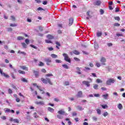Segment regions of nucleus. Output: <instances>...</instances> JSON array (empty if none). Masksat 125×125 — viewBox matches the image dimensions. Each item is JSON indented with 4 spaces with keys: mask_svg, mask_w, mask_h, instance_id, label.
Listing matches in <instances>:
<instances>
[{
    "mask_svg": "<svg viewBox=\"0 0 125 125\" xmlns=\"http://www.w3.org/2000/svg\"><path fill=\"white\" fill-rule=\"evenodd\" d=\"M49 77H53V74L51 73H48L45 75V78H42L41 79V81L43 83H44L45 84H47V83H49L50 85H52L53 84L51 82V80L48 78Z\"/></svg>",
    "mask_w": 125,
    "mask_h": 125,
    "instance_id": "f257e3e1",
    "label": "nucleus"
},
{
    "mask_svg": "<svg viewBox=\"0 0 125 125\" xmlns=\"http://www.w3.org/2000/svg\"><path fill=\"white\" fill-rule=\"evenodd\" d=\"M62 55L64 57V59L65 61H66V62H68V63H71V59L69 58V56H68V54L66 53H63Z\"/></svg>",
    "mask_w": 125,
    "mask_h": 125,
    "instance_id": "f03ea898",
    "label": "nucleus"
},
{
    "mask_svg": "<svg viewBox=\"0 0 125 125\" xmlns=\"http://www.w3.org/2000/svg\"><path fill=\"white\" fill-rule=\"evenodd\" d=\"M115 82V80L113 79H109L107 81L106 84H107L108 85H111V83H114Z\"/></svg>",
    "mask_w": 125,
    "mask_h": 125,
    "instance_id": "7ed1b4c3",
    "label": "nucleus"
},
{
    "mask_svg": "<svg viewBox=\"0 0 125 125\" xmlns=\"http://www.w3.org/2000/svg\"><path fill=\"white\" fill-rule=\"evenodd\" d=\"M33 73L35 74L36 78H39L40 72L38 70H33Z\"/></svg>",
    "mask_w": 125,
    "mask_h": 125,
    "instance_id": "20e7f679",
    "label": "nucleus"
},
{
    "mask_svg": "<svg viewBox=\"0 0 125 125\" xmlns=\"http://www.w3.org/2000/svg\"><path fill=\"white\" fill-rule=\"evenodd\" d=\"M74 23V19L73 18H70L69 19V26H72Z\"/></svg>",
    "mask_w": 125,
    "mask_h": 125,
    "instance_id": "39448f33",
    "label": "nucleus"
},
{
    "mask_svg": "<svg viewBox=\"0 0 125 125\" xmlns=\"http://www.w3.org/2000/svg\"><path fill=\"white\" fill-rule=\"evenodd\" d=\"M82 83H83V84H85V85H86L88 87L90 86V84H89V82L88 81H83Z\"/></svg>",
    "mask_w": 125,
    "mask_h": 125,
    "instance_id": "423d86ee",
    "label": "nucleus"
},
{
    "mask_svg": "<svg viewBox=\"0 0 125 125\" xmlns=\"http://www.w3.org/2000/svg\"><path fill=\"white\" fill-rule=\"evenodd\" d=\"M45 62H46V64L48 65H50L49 63H51V59H50V58L46 59L45 60Z\"/></svg>",
    "mask_w": 125,
    "mask_h": 125,
    "instance_id": "0eeeda50",
    "label": "nucleus"
},
{
    "mask_svg": "<svg viewBox=\"0 0 125 125\" xmlns=\"http://www.w3.org/2000/svg\"><path fill=\"white\" fill-rule=\"evenodd\" d=\"M58 113L59 115H65V111L63 110H60L58 111Z\"/></svg>",
    "mask_w": 125,
    "mask_h": 125,
    "instance_id": "6e6552de",
    "label": "nucleus"
},
{
    "mask_svg": "<svg viewBox=\"0 0 125 125\" xmlns=\"http://www.w3.org/2000/svg\"><path fill=\"white\" fill-rule=\"evenodd\" d=\"M94 5H98L99 6L101 4V1L100 0H97L96 1L94 2Z\"/></svg>",
    "mask_w": 125,
    "mask_h": 125,
    "instance_id": "1a4fd4ad",
    "label": "nucleus"
},
{
    "mask_svg": "<svg viewBox=\"0 0 125 125\" xmlns=\"http://www.w3.org/2000/svg\"><path fill=\"white\" fill-rule=\"evenodd\" d=\"M77 97H79L81 98L82 96H83V92L82 91H80L79 92H78V94L76 96Z\"/></svg>",
    "mask_w": 125,
    "mask_h": 125,
    "instance_id": "9d476101",
    "label": "nucleus"
},
{
    "mask_svg": "<svg viewBox=\"0 0 125 125\" xmlns=\"http://www.w3.org/2000/svg\"><path fill=\"white\" fill-rule=\"evenodd\" d=\"M1 76H3L4 77V78H7V79H8L10 76L9 75H8V74L5 73L4 72L2 73V74H1Z\"/></svg>",
    "mask_w": 125,
    "mask_h": 125,
    "instance_id": "9b49d317",
    "label": "nucleus"
},
{
    "mask_svg": "<svg viewBox=\"0 0 125 125\" xmlns=\"http://www.w3.org/2000/svg\"><path fill=\"white\" fill-rule=\"evenodd\" d=\"M36 104L37 105H44V102L43 101L37 102Z\"/></svg>",
    "mask_w": 125,
    "mask_h": 125,
    "instance_id": "f8f14e48",
    "label": "nucleus"
},
{
    "mask_svg": "<svg viewBox=\"0 0 125 125\" xmlns=\"http://www.w3.org/2000/svg\"><path fill=\"white\" fill-rule=\"evenodd\" d=\"M47 39H48V40H53L54 39V37L51 35H48L47 36Z\"/></svg>",
    "mask_w": 125,
    "mask_h": 125,
    "instance_id": "ddd939ff",
    "label": "nucleus"
},
{
    "mask_svg": "<svg viewBox=\"0 0 125 125\" xmlns=\"http://www.w3.org/2000/svg\"><path fill=\"white\" fill-rule=\"evenodd\" d=\"M76 70L77 71H78L77 72V74H78L79 75L82 74V72H81V68H80V67H76Z\"/></svg>",
    "mask_w": 125,
    "mask_h": 125,
    "instance_id": "4468645a",
    "label": "nucleus"
},
{
    "mask_svg": "<svg viewBox=\"0 0 125 125\" xmlns=\"http://www.w3.org/2000/svg\"><path fill=\"white\" fill-rule=\"evenodd\" d=\"M47 110L49 112H50L51 113H53V112H54V109L50 107H48Z\"/></svg>",
    "mask_w": 125,
    "mask_h": 125,
    "instance_id": "2eb2a0df",
    "label": "nucleus"
},
{
    "mask_svg": "<svg viewBox=\"0 0 125 125\" xmlns=\"http://www.w3.org/2000/svg\"><path fill=\"white\" fill-rule=\"evenodd\" d=\"M106 60L104 57H102L100 60V62H102V63H105V62H106Z\"/></svg>",
    "mask_w": 125,
    "mask_h": 125,
    "instance_id": "dca6fc26",
    "label": "nucleus"
},
{
    "mask_svg": "<svg viewBox=\"0 0 125 125\" xmlns=\"http://www.w3.org/2000/svg\"><path fill=\"white\" fill-rule=\"evenodd\" d=\"M20 68L22 70H25V71L28 70V67H26V66H21Z\"/></svg>",
    "mask_w": 125,
    "mask_h": 125,
    "instance_id": "f3484780",
    "label": "nucleus"
},
{
    "mask_svg": "<svg viewBox=\"0 0 125 125\" xmlns=\"http://www.w3.org/2000/svg\"><path fill=\"white\" fill-rule=\"evenodd\" d=\"M101 36H102V32H98L97 33V37H98V38H100V37H101Z\"/></svg>",
    "mask_w": 125,
    "mask_h": 125,
    "instance_id": "a211bd4d",
    "label": "nucleus"
},
{
    "mask_svg": "<svg viewBox=\"0 0 125 125\" xmlns=\"http://www.w3.org/2000/svg\"><path fill=\"white\" fill-rule=\"evenodd\" d=\"M73 53H74V54H75L76 55H79L80 54V52L77 50H74L73 51Z\"/></svg>",
    "mask_w": 125,
    "mask_h": 125,
    "instance_id": "6ab92c4d",
    "label": "nucleus"
},
{
    "mask_svg": "<svg viewBox=\"0 0 125 125\" xmlns=\"http://www.w3.org/2000/svg\"><path fill=\"white\" fill-rule=\"evenodd\" d=\"M118 108L119 110H122V109H123V105L121 104H119Z\"/></svg>",
    "mask_w": 125,
    "mask_h": 125,
    "instance_id": "aec40b11",
    "label": "nucleus"
},
{
    "mask_svg": "<svg viewBox=\"0 0 125 125\" xmlns=\"http://www.w3.org/2000/svg\"><path fill=\"white\" fill-rule=\"evenodd\" d=\"M77 109L79 111H83V110L84 109V108H83V107L80 105L77 106Z\"/></svg>",
    "mask_w": 125,
    "mask_h": 125,
    "instance_id": "412c9836",
    "label": "nucleus"
},
{
    "mask_svg": "<svg viewBox=\"0 0 125 125\" xmlns=\"http://www.w3.org/2000/svg\"><path fill=\"white\" fill-rule=\"evenodd\" d=\"M21 82H23V83H28V81L27 80V79H26L24 78H22L21 79Z\"/></svg>",
    "mask_w": 125,
    "mask_h": 125,
    "instance_id": "4be33fe9",
    "label": "nucleus"
},
{
    "mask_svg": "<svg viewBox=\"0 0 125 125\" xmlns=\"http://www.w3.org/2000/svg\"><path fill=\"white\" fill-rule=\"evenodd\" d=\"M17 39L18 41H21L22 40H24V37L19 36L17 37Z\"/></svg>",
    "mask_w": 125,
    "mask_h": 125,
    "instance_id": "5701e85b",
    "label": "nucleus"
},
{
    "mask_svg": "<svg viewBox=\"0 0 125 125\" xmlns=\"http://www.w3.org/2000/svg\"><path fill=\"white\" fill-rule=\"evenodd\" d=\"M62 66L64 69H69V66L67 64H62Z\"/></svg>",
    "mask_w": 125,
    "mask_h": 125,
    "instance_id": "b1692460",
    "label": "nucleus"
},
{
    "mask_svg": "<svg viewBox=\"0 0 125 125\" xmlns=\"http://www.w3.org/2000/svg\"><path fill=\"white\" fill-rule=\"evenodd\" d=\"M18 72H19V74H21L22 75H25V71H22L21 70H19L18 71Z\"/></svg>",
    "mask_w": 125,
    "mask_h": 125,
    "instance_id": "393cba45",
    "label": "nucleus"
},
{
    "mask_svg": "<svg viewBox=\"0 0 125 125\" xmlns=\"http://www.w3.org/2000/svg\"><path fill=\"white\" fill-rule=\"evenodd\" d=\"M96 66L98 67L99 68L101 65L100 64V63L98 62H96Z\"/></svg>",
    "mask_w": 125,
    "mask_h": 125,
    "instance_id": "a878e982",
    "label": "nucleus"
},
{
    "mask_svg": "<svg viewBox=\"0 0 125 125\" xmlns=\"http://www.w3.org/2000/svg\"><path fill=\"white\" fill-rule=\"evenodd\" d=\"M21 45H22L23 47H24V48H27V44H26V43L21 42Z\"/></svg>",
    "mask_w": 125,
    "mask_h": 125,
    "instance_id": "bb28decb",
    "label": "nucleus"
},
{
    "mask_svg": "<svg viewBox=\"0 0 125 125\" xmlns=\"http://www.w3.org/2000/svg\"><path fill=\"white\" fill-rule=\"evenodd\" d=\"M114 19L117 21H121V18H120V17H114Z\"/></svg>",
    "mask_w": 125,
    "mask_h": 125,
    "instance_id": "cd10ccee",
    "label": "nucleus"
},
{
    "mask_svg": "<svg viewBox=\"0 0 125 125\" xmlns=\"http://www.w3.org/2000/svg\"><path fill=\"white\" fill-rule=\"evenodd\" d=\"M51 56L52 57V58H57L58 57L57 55L54 54H52Z\"/></svg>",
    "mask_w": 125,
    "mask_h": 125,
    "instance_id": "c85d7f7f",
    "label": "nucleus"
},
{
    "mask_svg": "<svg viewBox=\"0 0 125 125\" xmlns=\"http://www.w3.org/2000/svg\"><path fill=\"white\" fill-rule=\"evenodd\" d=\"M96 111L97 112V113L98 114V115H101V110H100V109L98 108L96 109Z\"/></svg>",
    "mask_w": 125,
    "mask_h": 125,
    "instance_id": "c756f323",
    "label": "nucleus"
},
{
    "mask_svg": "<svg viewBox=\"0 0 125 125\" xmlns=\"http://www.w3.org/2000/svg\"><path fill=\"white\" fill-rule=\"evenodd\" d=\"M8 91L9 94H12V93H13V91H12V90L10 88L8 89Z\"/></svg>",
    "mask_w": 125,
    "mask_h": 125,
    "instance_id": "7c9ffc66",
    "label": "nucleus"
},
{
    "mask_svg": "<svg viewBox=\"0 0 125 125\" xmlns=\"http://www.w3.org/2000/svg\"><path fill=\"white\" fill-rule=\"evenodd\" d=\"M90 11H88L87 12V13H86V14H87V15L88 16V17L89 18H91L92 17V16H91V15H90V14H89V13H90Z\"/></svg>",
    "mask_w": 125,
    "mask_h": 125,
    "instance_id": "2f4dec72",
    "label": "nucleus"
},
{
    "mask_svg": "<svg viewBox=\"0 0 125 125\" xmlns=\"http://www.w3.org/2000/svg\"><path fill=\"white\" fill-rule=\"evenodd\" d=\"M102 107L103 109H106L108 108V105H107V104L102 105Z\"/></svg>",
    "mask_w": 125,
    "mask_h": 125,
    "instance_id": "473e14b6",
    "label": "nucleus"
},
{
    "mask_svg": "<svg viewBox=\"0 0 125 125\" xmlns=\"http://www.w3.org/2000/svg\"><path fill=\"white\" fill-rule=\"evenodd\" d=\"M10 26L11 27H17V24L16 23H11Z\"/></svg>",
    "mask_w": 125,
    "mask_h": 125,
    "instance_id": "72a5a7b5",
    "label": "nucleus"
},
{
    "mask_svg": "<svg viewBox=\"0 0 125 125\" xmlns=\"http://www.w3.org/2000/svg\"><path fill=\"white\" fill-rule=\"evenodd\" d=\"M57 118H58V119H63V116H62V115H61V114H60V115H57Z\"/></svg>",
    "mask_w": 125,
    "mask_h": 125,
    "instance_id": "f704fd0d",
    "label": "nucleus"
},
{
    "mask_svg": "<svg viewBox=\"0 0 125 125\" xmlns=\"http://www.w3.org/2000/svg\"><path fill=\"white\" fill-rule=\"evenodd\" d=\"M41 72L42 73H43L44 74H45V73H46V70H45V69H44V68H42L41 69Z\"/></svg>",
    "mask_w": 125,
    "mask_h": 125,
    "instance_id": "c9c22d12",
    "label": "nucleus"
},
{
    "mask_svg": "<svg viewBox=\"0 0 125 125\" xmlns=\"http://www.w3.org/2000/svg\"><path fill=\"white\" fill-rule=\"evenodd\" d=\"M45 42H46V43H52V42L50 40H45Z\"/></svg>",
    "mask_w": 125,
    "mask_h": 125,
    "instance_id": "e433bc0d",
    "label": "nucleus"
},
{
    "mask_svg": "<svg viewBox=\"0 0 125 125\" xmlns=\"http://www.w3.org/2000/svg\"><path fill=\"white\" fill-rule=\"evenodd\" d=\"M39 66H44V63H43V62H40V63L39 64Z\"/></svg>",
    "mask_w": 125,
    "mask_h": 125,
    "instance_id": "4c0bfd02",
    "label": "nucleus"
},
{
    "mask_svg": "<svg viewBox=\"0 0 125 125\" xmlns=\"http://www.w3.org/2000/svg\"><path fill=\"white\" fill-rule=\"evenodd\" d=\"M120 25L121 24L120 23H115L114 24V26H115V27H119V26H120Z\"/></svg>",
    "mask_w": 125,
    "mask_h": 125,
    "instance_id": "58836bf2",
    "label": "nucleus"
},
{
    "mask_svg": "<svg viewBox=\"0 0 125 125\" xmlns=\"http://www.w3.org/2000/svg\"><path fill=\"white\" fill-rule=\"evenodd\" d=\"M116 35L117 37H124V35H123L122 33H117Z\"/></svg>",
    "mask_w": 125,
    "mask_h": 125,
    "instance_id": "ea45409f",
    "label": "nucleus"
},
{
    "mask_svg": "<svg viewBox=\"0 0 125 125\" xmlns=\"http://www.w3.org/2000/svg\"><path fill=\"white\" fill-rule=\"evenodd\" d=\"M90 70V68L87 67H85L84 69V71H89Z\"/></svg>",
    "mask_w": 125,
    "mask_h": 125,
    "instance_id": "a19ab883",
    "label": "nucleus"
},
{
    "mask_svg": "<svg viewBox=\"0 0 125 125\" xmlns=\"http://www.w3.org/2000/svg\"><path fill=\"white\" fill-rule=\"evenodd\" d=\"M18 53H20L21 54H24V55H26V53L25 52H21V51L19 50L18 51Z\"/></svg>",
    "mask_w": 125,
    "mask_h": 125,
    "instance_id": "79ce46f5",
    "label": "nucleus"
},
{
    "mask_svg": "<svg viewBox=\"0 0 125 125\" xmlns=\"http://www.w3.org/2000/svg\"><path fill=\"white\" fill-rule=\"evenodd\" d=\"M100 12L101 15L104 14V10H103V9H100Z\"/></svg>",
    "mask_w": 125,
    "mask_h": 125,
    "instance_id": "37998d69",
    "label": "nucleus"
},
{
    "mask_svg": "<svg viewBox=\"0 0 125 125\" xmlns=\"http://www.w3.org/2000/svg\"><path fill=\"white\" fill-rule=\"evenodd\" d=\"M103 97H104V99H107V97H108V94L103 95Z\"/></svg>",
    "mask_w": 125,
    "mask_h": 125,
    "instance_id": "c03bdc74",
    "label": "nucleus"
},
{
    "mask_svg": "<svg viewBox=\"0 0 125 125\" xmlns=\"http://www.w3.org/2000/svg\"><path fill=\"white\" fill-rule=\"evenodd\" d=\"M25 42L26 44H28L30 42V41L28 39H25Z\"/></svg>",
    "mask_w": 125,
    "mask_h": 125,
    "instance_id": "a18cd8bd",
    "label": "nucleus"
},
{
    "mask_svg": "<svg viewBox=\"0 0 125 125\" xmlns=\"http://www.w3.org/2000/svg\"><path fill=\"white\" fill-rule=\"evenodd\" d=\"M13 121H14L15 123H16L17 124H19V121L18 119H14V120H13Z\"/></svg>",
    "mask_w": 125,
    "mask_h": 125,
    "instance_id": "49530a36",
    "label": "nucleus"
},
{
    "mask_svg": "<svg viewBox=\"0 0 125 125\" xmlns=\"http://www.w3.org/2000/svg\"><path fill=\"white\" fill-rule=\"evenodd\" d=\"M74 60H75V61H77V62H80V60L79 58L74 57Z\"/></svg>",
    "mask_w": 125,
    "mask_h": 125,
    "instance_id": "de8ad7c7",
    "label": "nucleus"
},
{
    "mask_svg": "<svg viewBox=\"0 0 125 125\" xmlns=\"http://www.w3.org/2000/svg\"><path fill=\"white\" fill-rule=\"evenodd\" d=\"M56 44L57 45V46H61V44H60V42H56Z\"/></svg>",
    "mask_w": 125,
    "mask_h": 125,
    "instance_id": "09e8293b",
    "label": "nucleus"
},
{
    "mask_svg": "<svg viewBox=\"0 0 125 125\" xmlns=\"http://www.w3.org/2000/svg\"><path fill=\"white\" fill-rule=\"evenodd\" d=\"M30 46H31V47H32L33 48H34L35 49H37V47H36V46L33 45V44H30Z\"/></svg>",
    "mask_w": 125,
    "mask_h": 125,
    "instance_id": "8fccbe9b",
    "label": "nucleus"
},
{
    "mask_svg": "<svg viewBox=\"0 0 125 125\" xmlns=\"http://www.w3.org/2000/svg\"><path fill=\"white\" fill-rule=\"evenodd\" d=\"M93 87L95 89H98V85L97 84H95Z\"/></svg>",
    "mask_w": 125,
    "mask_h": 125,
    "instance_id": "3c124183",
    "label": "nucleus"
},
{
    "mask_svg": "<svg viewBox=\"0 0 125 125\" xmlns=\"http://www.w3.org/2000/svg\"><path fill=\"white\" fill-rule=\"evenodd\" d=\"M6 109L5 110V113H9L10 112V109L9 108H6Z\"/></svg>",
    "mask_w": 125,
    "mask_h": 125,
    "instance_id": "603ef678",
    "label": "nucleus"
},
{
    "mask_svg": "<svg viewBox=\"0 0 125 125\" xmlns=\"http://www.w3.org/2000/svg\"><path fill=\"white\" fill-rule=\"evenodd\" d=\"M95 97H100V95L99 94H94Z\"/></svg>",
    "mask_w": 125,
    "mask_h": 125,
    "instance_id": "864d4df0",
    "label": "nucleus"
},
{
    "mask_svg": "<svg viewBox=\"0 0 125 125\" xmlns=\"http://www.w3.org/2000/svg\"><path fill=\"white\" fill-rule=\"evenodd\" d=\"M55 61H56V63H62V62L61 60H56Z\"/></svg>",
    "mask_w": 125,
    "mask_h": 125,
    "instance_id": "5fc2aeb1",
    "label": "nucleus"
},
{
    "mask_svg": "<svg viewBox=\"0 0 125 125\" xmlns=\"http://www.w3.org/2000/svg\"><path fill=\"white\" fill-rule=\"evenodd\" d=\"M34 118H35L36 119H37V118H39V116L37 115V113L35 112L34 113Z\"/></svg>",
    "mask_w": 125,
    "mask_h": 125,
    "instance_id": "6e6d98bb",
    "label": "nucleus"
},
{
    "mask_svg": "<svg viewBox=\"0 0 125 125\" xmlns=\"http://www.w3.org/2000/svg\"><path fill=\"white\" fill-rule=\"evenodd\" d=\"M17 1L18 2V3H20L21 4L23 3V1H22V0H17Z\"/></svg>",
    "mask_w": 125,
    "mask_h": 125,
    "instance_id": "4d7b16f0",
    "label": "nucleus"
},
{
    "mask_svg": "<svg viewBox=\"0 0 125 125\" xmlns=\"http://www.w3.org/2000/svg\"><path fill=\"white\" fill-rule=\"evenodd\" d=\"M97 83H102V81H101L100 79H98L96 80Z\"/></svg>",
    "mask_w": 125,
    "mask_h": 125,
    "instance_id": "13d9d810",
    "label": "nucleus"
},
{
    "mask_svg": "<svg viewBox=\"0 0 125 125\" xmlns=\"http://www.w3.org/2000/svg\"><path fill=\"white\" fill-rule=\"evenodd\" d=\"M32 84H33V85L34 86H36V87H37V88H39V85H37V84L36 83H33Z\"/></svg>",
    "mask_w": 125,
    "mask_h": 125,
    "instance_id": "bf43d9fd",
    "label": "nucleus"
},
{
    "mask_svg": "<svg viewBox=\"0 0 125 125\" xmlns=\"http://www.w3.org/2000/svg\"><path fill=\"white\" fill-rule=\"evenodd\" d=\"M64 84L65 85H69V84H70V83H69V82L66 81L64 82Z\"/></svg>",
    "mask_w": 125,
    "mask_h": 125,
    "instance_id": "052dcab7",
    "label": "nucleus"
},
{
    "mask_svg": "<svg viewBox=\"0 0 125 125\" xmlns=\"http://www.w3.org/2000/svg\"><path fill=\"white\" fill-rule=\"evenodd\" d=\"M107 115H108V112H105L103 114L104 117H106Z\"/></svg>",
    "mask_w": 125,
    "mask_h": 125,
    "instance_id": "680f3d73",
    "label": "nucleus"
},
{
    "mask_svg": "<svg viewBox=\"0 0 125 125\" xmlns=\"http://www.w3.org/2000/svg\"><path fill=\"white\" fill-rule=\"evenodd\" d=\"M98 44L97 43H95L94 45V48H98Z\"/></svg>",
    "mask_w": 125,
    "mask_h": 125,
    "instance_id": "e2e57ef3",
    "label": "nucleus"
},
{
    "mask_svg": "<svg viewBox=\"0 0 125 125\" xmlns=\"http://www.w3.org/2000/svg\"><path fill=\"white\" fill-rule=\"evenodd\" d=\"M12 87H13L14 89H17L16 86L13 84H12Z\"/></svg>",
    "mask_w": 125,
    "mask_h": 125,
    "instance_id": "0e129e2a",
    "label": "nucleus"
},
{
    "mask_svg": "<svg viewBox=\"0 0 125 125\" xmlns=\"http://www.w3.org/2000/svg\"><path fill=\"white\" fill-rule=\"evenodd\" d=\"M8 32H12V28L11 27L7 28Z\"/></svg>",
    "mask_w": 125,
    "mask_h": 125,
    "instance_id": "69168bd1",
    "label": "nucleus"
},
{
    "mask_svg": "<svg viewBox=\"0 0 125 125\" xmlns=\"http://www.w3.org/2000/svg\"><path fill=\"white\" fill-rule=\"evenodd\" d=\"M35 1L37 3H41V2H42V1L41 0H35Z\"/></svg>",
    "mask_w": 125,
    "mask_h": 125,
    "instance_id": "338daca9",
    "label": "nucleus"
},
{
    "mask_svg": "<svg viewBox=\"0 0 125 125\" xmlns=\"http://www.w3.org/2000/svg\"><path fill=\"white\" fill-rule=\"evenodd\" d=\"M16 102H20V99H19V98H16Z\"/></svg>",
    "mask_w": 125,
    "mask_h": 125,
    "instance_id": "774afa93",
    "label": "nucleus"
}]
</instances>
